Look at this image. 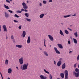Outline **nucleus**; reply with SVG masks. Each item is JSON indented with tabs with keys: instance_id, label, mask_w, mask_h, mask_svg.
I'll return each instance as SVG.
<instances>
[{
	"instance_id": "1",
	"label": "nucleus",
	"mask_w": 79,
	"mask_h": 79,
	"mask_svg": "<svg viewBox=\"0 0 79 79\" xmlns=\"http://www.w3.org/2000/svg\"><path fill=\"white\" fill-rule=\"evenodd\" d=\"M29 65L28 63H27V64H24L23 65L21 66L20 67L21 69L22 70H26L27 69V67H28V66Z\"/></svg>"
},
{
	"instance_id": "2",
	"label": "nucleus",
	"mask_w": 79,
	"mask_h": 79,
	"mask_svg": "<svg viewBox=\"0 0 79 79\" xmlns=\"http://www.w3.org/2000/svg\"><path fill=\"white\" fill-rule=\"evenodd\" d=\"M65 77V79H68V70H65L64 71Z\"/></svg>"
},
{
	"instance_id": "3",
	"label": "nucleus",
	"mask_w": 79,
	"mask_h": 79,
	"mask_svg": "<svg viewBox=\"0 0 79 79\" xmlns=\"http://www.w3.org/2000/svg\"><path fill=\"white\" fill-rule=\"evenodd\" d=\"M22 4L23 6V8L24 9H27V8H28V7L27 6V5L26 4V3L24 2H23Z\"/></svg>"
},
{
	"instance_id": "4",
	"label": "nucleus",
	"mask_w": 79,
	"mask_h": 79,
	"mask_svg": "<svg viewBox=\"0 0 79 79\" xmlns=\"http://www.w3.org/2000/svg\"><path fill=\"white\" fill-rule=\"evenodd\" d=\"M61 60H62V58H60L59 59V61L57 63V65L58 66H60L61 64Z\"/></svg>"
},
{
	"instance_id": "5",
	"label": "nucleus",
	"mask_w": 79,
	"mask_h": 79,
	"mask_svg": "<svg viewBox=\"0 0 79 79\" xmlns=\"http://www.w3.org/2000/svg\"><path fill=\"white\" fill-rule=\"evenodd\" d=\"M24 59L23 57H21L20 59H19V61L20 64L22 65L23 64V61Z\"/></svg>"
},
{
	"instance_id": "6",
	"label": "nucleus",
	"mask_w": 79,
	"mask_h": 79,
	"mask_svg": "<svg viewBox=\"0 0 79 79\" xmlns=\"http://www.w3.org/2000/svg\"><path fill=\"white\" fill-rule=\"evenodd\" d=\"M73 73H74L75 77L77 78L78 77H79V72L76 73V72H74Z\"/></svg>"
},
{
	"instance_id": "7",
	"label": "nucleus",
	"mask_w": 79,
	"mask_h": 79,
	"mask_svg": "<svg viewBox=\"0 0 79 79\" xmlns=\"http://www.w3.org/2000/svg\"><path fill=\"white\" fill-rule=\"evenodd\" d=\"M3 28L4 29V32H7V28H6V26L5 25H3Z\"/></svg>"
},
{
	"instance_id": "8",
	"label": "nucleus",
	"mask_w": 79,
	"mask_h": 79,
	"mask_svg": "<svg viewBox=\"0 0 79 79\" xmlns=\"http://www.w3.org/2000/svg\"><path fill=\"white\" fill-rule=\"evenodd\" d=\"M48 37L49 39H50V40L51 41H53V40H54L53 37H52V36L50 35H48Z\"/></svg>"
},
{
	"instance_id": "9",
	"label": "nucleus",
	"mask_w": 79,
	"mask_h": 79,
	"mask_svg": "<svg viewBox=\"0 0 79 79\" xmlns=\"http://www.w3.org/2000/svg\"><path fill=\"white\" fill-rule=\"evenodd\" d=\"M54 50L56 53H57V54H60V52L57 50V48H56V47H54Z\"/></svg>"
},
{
	"instance_id": "10",
	"label": "nucleus",
	"mask_w": 79,
	"mask_h": 79,
	"mask_svg": "<svg viewBox=\"0 0 79 79\" xmlns=\"http://www.w3.org/2000/svg\"><path fill=\"white\" fill-rule=\"evenodd\" d=\"M21 36L23 37V38L25 37V36H26V31H23Z\"/></svg>"
},
{
	"instance_id": "11",
	"label": "nucleus",
	"mask_w": 79,
	"mask_h": 79,
	"mask_svg": "<svg viewBox=\"0 0 79 79\" xmlns=\"http://www.w3.org/2000/svg\"><path fill=\"white\" fill-rule=\"evenodd\" d=\"M40 77L41 78V79H47V77L44 76L42 75H40Z\"/></svg>"
},
{
	"instance_id": "12",
	"label": "nucleus",
	"mask_w": 79,
	"mask_h": 79,
	"mask_svg": "<svg viewBox=\"0 0 79 79\" xmlns=\"http://www.w3.org/2000/svg\"><path fill=\"white\" fill-rule=\"evenodd\" d=\"M30 42H31V37L30 36H28L27 42V44H29V43H30Z\"/></svg>"
},
{
	"instance_id": "13",
	"label": "nucleus",
	"mask_w": 79,
	"mask_h": 79,
	"mask_svg": "<svg viewBox=\"0 0 79 79\" xmlns=\"http://www.w3.org/2000/svg\"><path fill=\"white\" fill-rule=\"evenodd\" d=\"M12 72V69H11L10 68H9L8 69V72L9 74H11Z\"/></svg>"
},
{
	"instance_id": "14",
	"label": "nucleus",
	"mask_w": 79,
	"mask_h": 79,
	"mask_svg": "<svg viewBox=\"0 0 79 79\" xmlns=\"http://www.w3.org/2000/svg\"><path fill=\"white\" fill-rule=\"evenodd\" d=\"M57 45L60 48H61V49H62L63 48V46H62V45L60 44H57Z\"/></svg>"
},
{
	"instance_id": "15",
	"label": "nucleus",
	"mask_w": 79,
	"mask_h": 79,
	"mask_svg": "<svg viewBox=\"0 0 79 79\" xmlns=\"http://www.w3.org/2000/svg\"><path fill=\"white\" fill-rule=\"evenodd\" d=\"M16 47H18L19 48H21L23 47V45H16Z\"/></svg>"
},
{
	"instance_id": "16",
	"label": "nucleus",
	"mask_w": 79,
	"mask_h": 79,
	"mask_svg": "<svg viewBox=\"0 0 79 79\" xmlns=\"http://www.w3.org/2000/svg\"><path fill=\"white\" fill-rule=\"evenodd\" d=\"M66 68V64L64 63L62 66V69H64Z\"/></svg>"
},
{
	"instance_id": "17",
	"label": "nucleus",
	"mask_w": 79,
	"mask_h": 79,
	"mask_svg": "<svg viewBox=\"0 0 79 79\" xmlns=\"http://www.w3.org/2000/svg\"><path fill=\"white\" fill-rule=\"evenodd\" d=\"M5 17L6 18H8L9 17V15L6 12H5Z\"/></svg>"
},
{
	"instance_id": "18",
	"label": "nucleus",
	"mask_w": 79,
	"mask_h": 79,
	"mask_svg": "<svg viewBox=\"0 0 79 79\" xmlns=\"http://www.w3.org/2000/svg\"><path fill=\"white\" fill-rule=\"evenodd\" d=\"M74 35L76 37H78V34H77V32H76L75 33H74Z\"/></svg>"
},
{
	"instance_id": "19",
	"label": "nucleus",
	"mask_w": 79,
	"mask_h": 79,
	"mask_svg": "<svg viewBox=\"0 0 79 79\" xmlns=\"http://www.w3.org/2000/svg\"><path fill=\"white\" fill-rule=\"evenodd\" d=\"M44 16H45V15L44 14H42L40 15L39 17L40 18H42Z\"/></svg>"
},
{
	"instance_id": "20",
	"label": "nucleus",
	"mask_w": 79,
	"mask_h": 79,
	"mask_svg": "<svg viewBox=\"0 0 79 79\" xmlns=\"http://www.w3.org/2000/svg\"><path fill=\"white\" fill-rule=\"evenodd\" d=\"M5 64H6V65H8V60L7 59H6L5 60Z\"/></svg>"
},
{
	"instance_id": "21",
	"label": "nucleus",
	"mask_w": 79,
	"mask_h": 79,
	"mask_svg": "<svg viewBox=\"0 0 79 79\" xmlns=\"http://www.w3.org/2000/svg\"><path fill=\"white\" fill-rule=\"evenodd\" d=\"M60 34L62 35H63V36H64V34H63V31H62L61 30H60Z\"/></svg>"
},
{
	"instance_id": "22",
	"label": "nucleus",
	"mask_w": 79,
	"mask_h": 79,
	"mask_svg": "<svg viewBox=\"0 0 79 79\" xmlns=\"http://www.w3.org/2000/svg\"><path fill=\"white\" fill-rule=\"evenodd\" d=\"M43 52L45 56H48V54L47 53V52H46V51H44Z\"/></svg>"
},
{
	"instance_id": "23",
	"label": "nucleus",
	"mask_w": 79,
	"mask_h": 79,
	"mask_svg": "<svg viewBox=\"0 0 79 79\" xmlns=\"http://www.w3.org/2000/svg\"><path fill=\"white\" fill-rule=\"evenodd\" d=\"M44 71L47 74H50V73L49 72H48V71H46V70H45V69H44Z\"/></svg>"
},
{
	"instance_id": "24",
	"label": "nucleus",
	"mask_w": 79,
	"mask_h": 79,
	"mask_svg": "<svg viewBox=\"0 0 79 79\" xmlns=\"http://www.w3.org/2000/svg\"><path fill=\"white\" fill-rule=\"evenodd\" d=\"M25 15L26 17H27V18H28V17H29V13H26L25 14Z\"/></svg>"
},
{
	"instance_id": "25",
	"label": "nucleus",
	"mask_w": 79,
	"mask_h": 79,
	"mask_svg": "<svg viewBox=\"0 0 79 79\" xmlns=\"http://www.w3.org/2000/svg\"><path fill=\"white\" fill-rule=\"evenodd\" d=\"M60 76L61 77V78L62 79H63L64 77V73H60Z\"/></svg>"
},
{
	"instance_id": "26",
	"label": "nucleus",
	"mask_w": 79,
	"mask_h": 79,
	"mask_svg": "<svg viewBox=\"0 0 79 79\" xmlns=\"http://www.w3.org/2000/svg\"><path fill=\"white\" fill-rule=\"evenodd\" d=\"M4 7L5 8H6V9H9V7H8V6H6V5H5V4H4Z\"/></svg>"
},
{
	"instance_id": "27",
	"label": "nucleus",
	"mask_w": 79,
	"mask_h": 79,
	"mask_svg": "<svg viewBox=\"0 0 79 79\" xmlns=\"http://www.w3.org/2000/svg\"><path fill=\"white\" fill-rule=\"evenodd\" d=\"M73 42L75 44H77V40L76 39L73 38Z\"/></svg>"
},
{
	"instance_id": "28",
	"label": "nucleus",
	"mask_w": 79,
	"mask_h": 79,
	"mask_svg": "<svg viewBox=\"0 0 79 79\" xmlns=\"http://www.w3.org/2000/svg\"><path fill=\"white\" fill-rule=\"evenodd\" d=\"M64 32L66 34H69V32L66 30H65Z\"/></svg>"
},
{
	"instance_id": "29",
	"label": "nucleus",
	"mask_w": 79,
	"mask_h": 79,
	"mask_svg": "<svg viewBox=\"0 0 79 79\" xmlns=\"http://www.w3.org/2000/svg\"><path fill=\"white\" fill-rule=\"evenodd\" d=\"M75 71L76 72H77V73H79V70L77 68H76L75 69Z\"/></svg>"
},
{
	"instance_id": "30",
	"label": "nucleus",
	"mask_w": 79,
	"mask_h": 79,
	"mask_svg": "<svg viewBox=\"0 0 79 79\" xmlns=\"http://www.w3.org/2000/svg\"><path fill=\"white\" fill-rule=\"evenodd\" d=\"M71 16V15H68L66 16H64V18H68V17H69Z\"/></svg>"
},
{
	"instance_id": "31",
	"label": "nucleus",
	"mask_w": 79,
	"mask_h": 79,
	"mask_svg": "<svg viewBox=\"0 0 79 79\" xmlns=\"http://www.w3.org/2000/svg\"><path fill=\"white\" fill-rule=\"evenodd\" d=\"M44 46L45 47H46V45L45 44V42H46V40H44Z\"/></svg>"
},
{
	"instance_id": "32",
	"label": "nucleus",
	"mask_w": 79,
	"mask_h": 79,
	"mask_svg": "<svg viewBox=\"0 0 79 79\" xmlns=\"http://www.w3.org/2000/svg\"><path fill=\"white\" fill-rule=\"evenodd\" d=\"M25 19L27 21H29V22H30L31 21V19L28 18H26Z\"/></svg>"
},
{
	"instance_id": "33",
	"label": "nucleus",
	"mask_w": 79,
	"mask_h": 79,
	"mask_svg": "<svg viewBox=\"0 0 79 79\" xmlns=\"http://www.w3.org/2000/svg\"><path fill=\"white\" fill-rule=\"evenodd\" d=\"M49 78L50 79H52V78H53L52 76V75H51V74H49Z\"/></svg>"
},
{
	"instance_id": "34",
	"label": "nucleus",
	"mask_w": 79,
	"mask_h": 79,
	"mask_svg": "<svg viewBox=\"0 0 79 79\" xmlns=\"http://www.w3.org/2000/svg\"><path fill=\"white\" fill-rule=\"evenodd\" d=\"M14 17H15V18H19V16H18L17 14H15L14 15Z\"/></svg>"
},
{
	"instance_id": "35",
	"label": "nucleus",
	"mask_w": 79,
	"mask_h": 79,
	"mask_svg": "<svg viewBox=\"0 0 79 79\" xmlns=\"http://www.w3.org/2000/svg\"><path fill=\"white\" fill-rule=\"evenodd\" d=\"M43 3H44V4H46V3H47V1L44 0L43 1Z\"/></svg>"
},
{
	"instance_id": "36",
	"label": "nucleus",
	"mask_w": 79,
	"mask_h": 79,
	"mask_svg": "<svg viewBox=\"0 0 79 79\" xmlns=\"http://www.w3.org/2000/svg\"><path fill=\"white\" fill-rule=\"evenodd\" d=\"M17 13H22V11H19V10H17V11H16Z\"/></svg>"
},
{
	"instance_id": "37",
	"label": "nucleus",
	"mask_w": 79,
	"mask_h": 79,
	"mask_svg": "<svg viewBox=\"0 0 79 79\" xmlns=\"http://www.w3.org/2000/svg\"><path fill=\"white\" fill-rule=\"evenodd\" d=\"M11 39H12V40H14V36H13V35H12L11 36Z\"/></svg>"
},
{
	"instance_id": "38",
	"label": "nucleus",
	"mask_w": 79,
	"mask_h": 79,
	"mask_svg": "<svg viewBox=\"0 0 79 79\" xmlns=\"http://www.w3.org/2000/svg\"><path fill=\"white\" fill-rule=\"evenodd\" d=\"M18 28L19 29H21V25L19 26Z\"/></svg>"
},
{
	"instance_id": "39",
	"label": "nucleus",
	"mask_w": 79,
	"mask_h": 79,
	"mask_svg": "<svg viewBox=\"0 0 79 79\" xmlns=\"http://www.w3.org/2000/svg\"><path fill=\"white\" fill-rule=\"evenodd\" d=\"M68 44H71V41L69 40L68 41Z\"/></svg>"
},
{
	"instance_id": "40",
	"label": "nucleus",
	"mask_w": 79,
	"mask_h": 79,
	"mask_svg": "<svg viewBox=\"0 0 79 79\" xmlns=\"http://www.w3.org/2000/svg\"><path fill=\"white\" fill-rule=\"evenodd\" d=\"M9 12H10V13H13V11L9 10H8Z\"/></svg>"
},
{
	"instance_id": "41",
	"label": "nucleus",
	"mask_w": 79,
	"mask_h": 79,
	"mask_svg": "<svg viewBox=\"0 0 79 79\" xmlns=\"http://www.w3.org/2000/svg\"><path fill=\"white\" fill-rule=\"evenodd\" d=\"M6 2H7V3H10V1L8 0H6Z\"/></svg>"
},
{
	"instance_id": "42",
	"label": "nucleus",
	"mask_w": 79,
	"mask_h": 79,
	"mask_svg": "<svg viewBox=\"0 0 79 79\" xmlns=\"http://www.w3.org/2000/svg\"><path fill=\"white\" fill-rule=\"evenodd\" d=\"M0 74L1 76L2 79H3V76H2V74L1 72L0 73Z\"/></svg>"
},
{
	"instance_id": "43",
	"label": "nucleus",
	"mask_w": 79,
	"mask_h": 79,
	"mask_svg": "<svg viewBox=\"0 0 79 79\" xmlns=\"http://www.w3.org/2000/svg\"><path fill=\"white\" fill-rule=\"evenodd\" d=\"M14 22H15V23H18V21H17L16 20H14Z\"/></svg>"
},
{
	"instance_id": "44",
	"label": "nucleus",
	"mask_w": 79,
	"mask_h": 79,
	"mask_svg": "<svg viewBox=\"0 0 79 79\" xmlns=\"http://www.w3.org/2000/svg\"><path fill=\"white\" fill-rule=\"evenodd\" d=\"M24 11V9H22L21 10V11Z\"/></svg>"
},
{
	"instance_id": "45",
	"label": "nucleus",
	"mask_w": 79,
	"mask_h": 79,
	"mask_svg": "<svg viewBox=\"0 0 79 79\" xmlns=\"http://www.w3.org/2000/svg\"><path fill=\"white\" fill-rule=\"evenodd\" d=\"M24 11H25V12H27V11H28L26 9H25V10H24Z\"/></svg>"
},
{
	"instance_id": "46",
	"label": "nucleus",
	"mask_w": 79,
	"mask_h": 79,
	"mask_svg": "<svg viewBox=\"0 0 79 79\" xmlns=\"http://www.w3.org/2000/svg\"><path fill=\"white\" fill-rule=\"evenodd\" d=\"M39 49L40 50H42V49L40 47H39Z\"/></svg>"
},
{
	"instance_id": "47",
	"label": "nucleus",
	"mask_w": 79,
	"mask_h": 79,
	"mask_svg": "<svg viewBox=\"0 0 79 79\" xmlns=\"http://www.w3.org/2000/svg\"><path fill=\"white\" fill-rule=\"evenodd\" d=\"M76 16V14H75L74 15H73L72 16Z\"/></svg>"
},
{
	"instance_id": "48",
	"label": "nucleus",
	"mask_w": 79,
	"mask_h": 79,
	"mask_svg": "<svg viewBox=\"0 0 79 79\" xmlns=\"http://www.w3.org/2000/svg\"><path fill=\"white\" fill-rule=\"evenodd\" d=\"M76 64H74V68H76Z\"/></svg>"
},
{
	"instance_id": "49",
	"label": "nucleus",
	"mask_w": 79,
	"mask_h": 79,
	"mask_svg": "<svg viewBox=\"0 0 79 79\" xmlns=\"http://www.w3.org/2000/svg\"><path fill=\"white\" fill-rule=\"evenodd\" d=\"M2 28H1V25H0V32H1Z\"/></svg>"
},
{
	"instance_id": "50",
	"label": "nucleus",
	"mask_w": 79,
	"mask_h": 79,
	"mask_svg": "<svg viewBox=\"0 0 79 79\" xmlns=\"http://www.w3.org/2000/svg\"><path fill=\"white\" fill-rule=\"evenodd\" d=\"M52 0H49V2H52Z\"/></svg>"
},
{
	"instance_id": "51",
	"label": "nucleus",
	"mask_w": 79,
	"mask_h": 79,
	"mask_svg": "<svg viewBox=\"0 0 79 79\" xmlns=\"http://www.w3.org/2000/svg\"><path fill=\"white\" fill-rule=\"evenodd\" d=\"M68 29L69 30V31H72V30L71 29H70L69 28H68Z\"/></svg>"
},
{
	"instance_id": "52",
	"label": "nucleus",
	"mask_w": 79,
	"mask_h": 79,
	"mask_svg": "<svg viewBox=\"0 0 79 79\" xmlns=\"http://www.w3.org/2000/svg\"><path fill=\"white\" fill-rule=\"evenodd\" d=\"M54 64L56 65V62L55 61H54Z\"/></svg>"
},
{
	"instance_id": "53",
	"label": "nucleus",
	"mask_w": 79,
	"mask_h": 79,
	"mask_svg": "<svg viewBox=\"0 0 79 79\" xmlns=\"http://www.w3.org/2000/svg\"><path fill=\"white\" fill-rule=\"evenodd\" d=\"M16 68H17V69L18 70H19V69H18V67H16Z\"/></svg>"
},
{
	"instance_id": "54",
	"label": "nucleus",
	"mask_w": 79,
	"mask_h": 79,
	"mask_svg": "<svg viewBox=\"0 0 79 79\" xmlns=\"http://www.w3.org/2000/svg\"><path fill=\"white\" fill-rule=\"evenodd\" d=\"M40 6H42V4L41 3H40Z\"/></svg>"
},
{
	"instance_id": "55",
	"label": "nucleus",
	"mask_w": 79,
	"mask_h": 79,
	"mask_svg": "<svg viewBox=\"0 0 79 79\" xmlns=\"http://www.w3.org/2000/svg\"><path fill=\"white\" fill-rule=\"evenodd\" d=\"M72 52V51H70V52H69V53H71Z\"/></svg>"
},
{
	"instance_id": "56",
	"label": "nucleus",
	"mask_w": 79,
	"mask_h": 79,
	"mask_svg": "<svg viewBox=\"0 0 79 79\" xmlns=\"http://www.w3.org/2000/svg\"><path fill=\"white\" fill-rule=\"evenodd\" d=\"M27 3H29V1H27Z\"/></svg>"
},
{
	"instance_id": "57",
	"label": "nucleus",
	"mask_w": 79,
	"mask_h": 79,
	"mask_svg": "<svg viewBox=\"0 0 79 79\" xmlns=\"http://www.w3.org/2000/svg\"><path fill=\"white\" fill-rule=\"evenodd\" d=\"M6 39H8V36H6Z\"/></svg>"
},
{
	"instance_id": "58",
	"label": "nucleus",
	"mask_w": 79,
	"mask_h": 79,
	"mask_svg": "<svg viewBox=\"0 0 79 79\" xmlns=\"http://www.w3.org/2000/svg\"><path fill=\"white\" fill-rule=\"evenodd\" d=\"M10 2H12V0H9Z\"/></svg>"
},
{
	"instance_id": "59",
	"label": "nucleus",
	"mask_w": 79,
	"mask_h": 79,
	"mask_svg": "<svg viewBox=\"0 0 79 79\" xmlns=\"http://www.w3.org/2000/svg\"><path fill=\"white\" fill-rule=\"evenodd\" d=\"M9 28H11V27H9Z\"/></svg>"
},
{
	"instance_id": "60",
	"label": "nucleus",
	"mask_w": 79,
	"mask_h": 79,
	"mask_svg": "<svg viewBox=\"0 0 79 79\" xmlns=\"http://www.w3.org/2000/svg\"><path fill=\"white\" fill-rule=\"evenodd\" d=\"M78 68H79V65H78Z\"/></svg>"
},
{
	"instance_id": "61",
	"label": "nucleus",
	"mask_w": 79,
	"mask_h": 79,
	"mask_svg": "<svg viewBox=\"0 0 79 79\" xmlns=\"http://www.w3.org/2000/svg\"><path fill=\"white\" fill-rule=\"evenodd\" d=\"M13 4H14V3H13Z\"/></svg>"
}]
</instances>
